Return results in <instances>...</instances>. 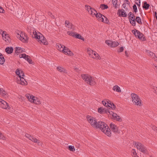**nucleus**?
<instances>
[{
  "mask_svg": "<svg viewBox=\"0 0 157 157\" xmlns=\"http://www.w3.org/2000/svg\"><path fill=\"white\" fill-rule=\"evenodd\" d=\"M97 54L98 53H97L95 51H94L93 50L92 51V54L94 55V56L95 57V56H96Z\"/></svg>",
  "mask_w": 157,
  "mask_h": 157,
  "instance_id": "680f3d73",
  "label": "nucleus"
},
{
  "mask_svg": "<svg viewBox=\"0 0 157 157\" xmlns=\"http://www.w3.org/2000/svg\"><path fill=\"white\" fill-rule=\"evenodd\" d=\"M133 154L134 155H137V153H136V151L135 149H133Z\"/></svg>",
  "mask_w": 157,
  "mask_h": 157,
  "instance_id": "338daca9",
  "label": "nucleus"
},
{
  "mask_svg": "<svg viewBox=\"0 0 157 157\" xmlns=\"http://www.w3.org/2000/svg\"><path fill=\"white\" fill-rule=\"evenodd\" d=\"M26 59L25 60H27L29 63L34 64V62L32 61V60L31 59V58L29 56V57H27Z\"/></svg>",
  "mask_w": 157,
  "mask_h": 157,
  "instance_id": "c756f323",
  "label": "nucleus"
},
{
  "mask_svg": "<svg viewBox=\"0 0 157 157\" xmlns=\"http://www.w3.org/2000/svg\"><path fill=\"white\" fill-rule=\"evenodd\" d=\"M113 6L115 7V8H117L118 5L117 4V2H112Z\"/></svg>",
  "mask_w": 157,
  "mask_h": 157,
  "instance_id": "09e8293b",
  "label": "nucleus"
},
{
  "mask_svg": "<svg viewBox=\"0 0 157 157\" xmlns=\"http://www.w3.org/2000/svg\"><path fill=\"white\" fill-rule=\"evenodd\" d=\"M22 49L20 47H16L15 48V53L18 55V53H20V51Z\"/></svg>",
  "mask_w": 157,
  "mask_h": 157,
  "instance_id": "b1692460",
  "label": "nucleus"
},
{
  "mask_svg": "<svg viewBox=\"0 0 157 157\" xmlns=\"http://www.w3.org/2000/svg\"><path fill=\"white\" fill-rule=\"evenodd\" d=\"M109 126L113 132L118 133H120L118 129V127L115 124L111 123L109 125Z\"/></svg>",
  "mask_w": 157,
  "mask_h": 157,
  "instance_id": "1a4fd4ad",
  "label": "nucleus"
},
{
  "mask_svg": "<svg viewBox=\"0 0 157 157\" xmlns=\"http://www.w3.org/2000/svg\"><path fill=\"white\" fill-rule=\"evenodd\" d=\"M129 21L130 23L133 26H135L136 25V18H129Z\"/></svg>",
  "mask_w": 157,
  "mask_h": 157,
  "instance_id": "412c9836",
  "label": "nucleus"
},
{
  "mask_svg": "<svg viewBox=\"0 0 157 157\" xmlns=\"http://www.w3.org/2000/svg\"><path fill=\"white\" fill-rule=\"evenodd\" d=\"M132 12H130L128 14V18L129 19V18H131L132 15Z\"/></svg>",
  "mask_w": 157,
  "mask_h": 157,
  "instance_id": "bf43d9fd",
  "label": "nucleus"
},
{
  "mask_svg": "<svg viewBox=\"0 0 157 157\" xmlns=\"http://www.w3.org/2000/svg\"><path fill=\"white\" fill-rule=\"evenodd\" d=\"M135 145L136 146V147L138 149H139V148H141L144 145L140 143H135Z\"/></svg>",
  "mask_w": 157,
  "mask_h": 157,
  "instance_id": "f704fd0d",
  "label": "nucleus"
},
{
  "mask_svg": "<svg viewBox=\"0 0 157 157\" xmlns=\"http://www.w3.org/2000/svg\"><path fill=\"white\" fill-rule=\"evenodd\" d=\"M0 94L2 96H4L6 95V92L3 89L0 88Z\"/></svg>",
  "mask_w": 157,
  "mask_h": 157,
  "instance_id": "c9c22d12",
  "label": "nucleus"
},
{
  "mask_svg": "<svg viewBox=\"0 0 157 157\" xmlns=\"http://www.w3.org/2000/svg\"><path fill=\"white\" fill-rule=\"evenodd\" d=\"M37 143V144L39 146H40L41 145H42V142L39 140H38Z\"/></svg>",
  "mask_w": 157,
  "mask_h": 157,
  "instance_id": "052dcab7",
  "label": "nucleus"
},
{
  "mask_svg": "<svg viewBox=\"0 0 157 157\" xmlns=\"http://www.w3.org/2000/svg\"><path fill=\"white\" fill-rule=\"evenodd\" d=\"M140 3H141L140 0H139V3L136 2H135V4L137 5V6H138V8H139V7H140Z\"/></svg>",
  "mask_w": 157,
  "mask_h": 157,
  "instance_id": "6e6d98bb",
  "label": "nucleus"
},
{
  "mask_svg": "<svg viewBox=\"0 0 157 157\" xmlns=\"http://www.w3.org/2000/svg\"><path fill=\"white\" fill-rule=\"evenodd\" d=\"M106 101H102V104L105 106L106 107L108 108H109V107H110V106L109 105V104L106 103Z\"/></svg>",
  "mask_w": 157,
  "mask_h": 157,
  "instance_id": "79ce46f5",
  "label": "nucleus"
},
{
  "mask_svg": "<svg viewBox=\"0 0 157 157\" xmlns=\"http://www.w3.org/2000/svg\"><path fill=\"white\" fill-rule=\"evenodd\" d=\"M115 108H116L115 105L113 103H112V106H110V107H109V108L108 109H115Z\"/></svg>",
  "mask_w": 157,
  "mask_h": 157,
  "instance_id": "603ef678",
  "label": "nucleus"
},
{
  "mask_svg": "<svg viewBox=\"0 0 157 157\" xmlns=\"http://www.w3.org/2000/svg\"><path fill=\"white\" fill-rule=\"evenodd\" d=\"M112 40H107L105 41V43L108 45V46L111 47V44Z\"/></svg>",
  "mask_w": 157,
  "mask_h": 157,
  "instance_id": "49530a36",
  "label": "nucleus"
},
{
  "mask_svg": "<svg viewBox=\"0 0 157 157\" xmlns=\"http://www.w3.org/2000/svg\"><path fill=\"white\" fill-rule=\"evenodd\" d=\"M124 50V48L123 47H121L119 48V50L118 51V52H122Z\"/></svg>",
  "mask_w": 157,
  "mask_h": 157,
  "instance_id": "864d4df0",
  "label": "nucleus"
},
{
  "mask_svg": "<svg viewBox=\"0 0 157 157\" xmlns=\"http://www.w3.org/2000/svg\"><path fill=\"white\" fill-rule=\"evenodd\" d=\"M73 36H74V37L76 38L80 39L82 40L83 41H84V38L80 34L76 32L75 34V35H73Z\"/></svg>",
  "mask_w": 157,
  "mask_h": 157,
  "instance_id": "dca6fc26",
  "label": "nucleus"
},
{
  "mask_svg": "<svg viewBox=\"0 0 157 157\" xmlns=\"http://www.w3.org/2000/svg\"><path fill=\"white\" fill-rule=\"evenodd\" d=\"M18 35L19 36V39L21 40L23 42H25L26 41L25 40V38L23 37H22L21 35H19V34H18Z\"/></svg>",
  "mask_w": 157,
  "mask_h": 157,
  "instance_id": "c03bdc74",
  "label": "nucleus"
},
{
  "mask_svg": "<svg viewBox=\"0 0 157 157\" xmlns=\"http://www.w3.org/2000/svg\"><path fill=\"white\" fill-rule=\"evenodd\" d=\"M146 52L147 53H148L149 56H153V59H155V55L154 53L148 50H146Z\"/></svg>",
  "mask_w": 157,
  "mask_h": 157,
  "instance_id": "cd10ccee",
  "label": "nucleus"
},
{
  "mask_svg": "<svg viewBox=\"0 0 157 157\" xmlns=\"http://www.w3.org/2000/svg\"><path fill=\"white\" fill-rule=\"evenodd\" d=\"M117 14L119 17H126L127 16V14L125 11L123 9H119Z\"/></svg>",
  "mask_w": 157,
  "mask_h": 157,
  "instance_id": "6e6552de",
  "label": "nucleus"
},
{
  "mask_svg": "<svg viewBox=\"0 0 157 157\" xmlns=\"http://www.w3.org/2000/svg\"><path fill=\"white\" fill-rule=\"evenodd\" d=\"M81 76L83 79L90 85H92L93 84L94 79L91 76L87 74H82Z\"/></svg>",
  "mask_w": 157,
  "mask_h": 157,
  "instance_id": "f03ea898",
  "label": "nucleus"
},
{
  "mask_svg": "<svg viewBox=\"0 0 157 157\" xmlns=\"http://www.w3.org/2000/svg\"><path fill=\"white\" fill-rule=\"evenodd\" d=\"M154 16L155 17L157 20V12L156 11L154 12Z\"/></svg>",
  "mask_w": 157,
  "mask_h": 157,
  "instance_id": "13d9d810",
  "label": "nucleus"
},
{
  "mask_svg": "<svg viewBox=\"0 0 157 157\" xmlns=\"http://www.w3.org/2000/svg\"><path fill=\"white\" fill-rule=\"evenodd\" d=\"M33 100L34 101H32V102H33L36 104H39L41 103L40 101L37 98H36L35 97L34 98Z\"/></svg>",
  "mask_w": 157,
  "mask_h": 157,
  "instance_id": "393cba45",
  "label": "nucleus"
},
{
  "mask_svg": "<svg viewBox=\"0 0 157 157\" xmlns=\"http://www.w3.org/2000/svg\"><path fill=\"white\" fill-rule=\"evenodd\" d=\"M133 102L135 103V104L138 105L140 106L141 105V100L140 99L139 100L136 99V101Z\"/></svg>",
  "mask_w": 157,
  "mask_h": 157,
  "instance_id": "58836bf2",
  "label": "nucleus"
},
{
  "mask_svg": "<svg viewBox=\"0 0 157 157\" xmlns=\"http://www.w3.org/2000/svg\"><path fill=\"white\" fill-rule=\"evenodd\" d=\"M150 6V5L146 1H144L143 2V9H145V10H148Z\"/></svg>",
  "mask_w": 157,
  "mask_h": 157,
  "instance_id": "f3484780",
  "label": "nucleus"
},
{
  "mask_svg": "<svg viewBox=\"0 0 157 157\" xmlns=\"http://www.w3.org/2000/svg\"><path fill=\"white\" fill-rule=\"evenodd\" d=\"M136 21L137 23L140 25H142V22L141 21V18L139 16H136Z\"/></svg>",
  "mask_w": 157,
  "mask_h": 157,
  "instance_id": "c85d7f7f",
  "label": "nucleus"
},
{
  "mask_svg": "<svg viewBox=\"0 0 157 157\" xmlns=\"http://www.w3.org/2000/svg\"><path fill=\"white\" fill-rule=\"evenodd\" d=\"M13 48L12 47H7L5 50V52L8 54L12 53L13 51Z\"/></svg>",
  "mask_w": 157,
  "mask_h": 157,
  "instance_id": "4468645a",
  "label": "nucleus"
},
{
  "mask_svg": "<svg viewBox=\"0 0 157 157\" xmlns=\"http://www.w3.org/2000/svg\"><path fill=\"white\" fill-rule=\"evenodd\" d=\"M106 128H108V126L103 121H98L95 128H99L103 132L106 129Z\"/></svg>",
  "mask_w": 157,
  "mask_h": 157,
  "instance_id": "7ed1b4c3",
  "label": "nucleus"
},
{
  "mask_svg": "<svg viewBox=\"0 0 157 157\" xmlns=\"http://www.w3.org/2000/svg\"><path fill=\"white\" fill-rule=\"evenodd\" d=\"M113 90L119 93L121 92V90L120 87L117 85H116L115 86H114L113 87Z\"/></svg>",
  "mask_w": 157,
  "mask_h": 157,
  "instance_id": "5701e85b",
  "label": "nucleus"
},
{
  "mask_svg": "<svg viewBox=\"0 0 157 157\" xmlns=\"http://www.w3.org/2000/svg\"><path fill=\"white\" fill-rule=\"evenodd\" d=\"M42 43L45 45H47L48 43V41H47L45 37L44 38L42 39Z\"/></svg>",
  "mask_w": 157,
  "mask_h": 157,
  "instance_id": "37998d69",
  "label": "nucleus"
},
{
  "mask_svg": "<svg viewBox=\"0 0 157 157\" xmlns=\"http://www.w3.org/2000/svg\"><path fill=\"white\" fill-rule=\"evenodd\" d=\"M92 10H93L94 11H95L96 13H97V11L94 9L91 6H90L89 10H88L89 13H91V14H93Z\"/></svg>",
  "mask_w": 157,
  "mask_h": 157,
  "instance_id": "a19ab883",
  "label": "nucleus"
},
{
  "mask_svg": "<svg viewBox=\"0 0 157 157\" xmlns=\"http://www.w3.org/2000/svg\"><path fill=\"white\" fill-rule=\"evenodd\" d=\"M85 7L86 8V9L88 11V10H89V8H90V6H88L87 5H86Z\"/></svg>",
  "mask_w": 157,
  "mask_h": 157,
  "instance_id": "774afa93",
  "label": "nucleus"
},
{
  "mask_svg": "<svg viewBox=\"0 0 157 157\" xmlns=\"http://www.w3.org/2000/svg\"><path fill=\"white\" fill-rule=\"evenodd\" d=\"M24 35L25 37V40L26 41L25 42H24V43H27L29 39V37L27 36V34L26 33H24Z\"/></svg>",
  "mask_w": 157,
  "mask_h": 157,
  "instance_id": "3c124183",
  "label": "nucleus"
},
{
  "mask_svg": "<svg viewBox=\"0 0 157 157\" xmlns=\"http://www.w3.org/2000/svg\"><path fill=\"white\" fill-rule=\"evenodd\" d=\"M119 44L117 42L113 41H112L111 44V47H117Z\"/></svg>",
  "mask_w": 157,
  "mask_h": 157,
  "instance_id": "bb28decb",
  "label": "nucleus"
},
{
  "mask_svg": "<svg viewBox=\"0 0 157 157\" xmlns=\"http://www.w3.org/2000/svg\"><path fill=\"white\" fill-rule=\"evenodd\" d=\"M113 113V118L114 120H116L117 121L119 122H121L122 121V119L121 117L118 115H117V114L116 113H114L113 112H111Z\"/></svg>",
  "mask_w": 157,
  "mask_h": 157,
  "instance_id": "9b49d317",
  "label": "nucleus"
},
{
  "mask_svg": "<svg viewBox=\"0 0 157 157\" xmlns=\"http://www.w3.org/2000/svg\"><path fill=\"white\" fill-rule=\"evenodd\" d=\"M132 33L136 37H137L139 39L143 41H145L146 39L144 36V34L139 30L135 29L132 31Z\"/></svg>",
  "mask_w": 157,
  "mask_h": 157,
  "instance_id": "f257e3e1",
  "label": "nucleus"
},
{
  "mask_svg": "<svg viewBox=\"0 0 157 157\" xmlns=\"http://www.w3.org/2000/svg\"><path fill=\"white\" fill-rule=\"evenodd\" d=\"M100 7L102 10L106 9L108 8V6L107 5L101 4L100 6Z\"/></svg>",
  "mask_w": 157,
  "mask_h": 157,
  "instance_id": "7c9ffc66",
  "label": "nucleus"
},
{
  "mask_svg": "<svg viewBox=\"0 0 157 157\" xmlns=\"http://www.w3.org/2000/svg\"><path fill=\"white\" fill-rule=\"evenodd\" d=\"M29 57V56L26 55L25 54L23 53L19 55V57L20 58H23L25 59H26L27 57Z\"/></svg>",
  "mask_w": 157,
  "mask_h": 157,
  "instance_id": "72a5a7b5",
  "label": "nucleus"
},
{
  "mask_svg": "<svg viewBox=\"0 0 157 157\" xmlns=\"http://www.w3.org/2000/svg\"><path fill=\"white\" fill-rule=\"evenodd\" d=\"M62 52L65 54L69 55L71 56L74 55L73 53L67 47L63 46V48L62 49Z\"/></svg>",
  "mask_w": 157,
  "mask_h": 157,
  "instance_id": "0eeeda50",
  "label": "nucleus"
},
{
  "mask_svg": "<svg viewBox=\"0 0 157 157\" xmlns=\"http://www.w3.org/2000/svg\"><path fill=\"white\" fill-rule=\"evenodd\" d=\"M98 112L101 114L106 113L108 115L111 114L110 111L109 109L103 107L98 108Z\"/></svg>",
  "mask_w": 157,
  "mask_h": 157,
  "instance_id": "423d86ee",
  "label": "nucleus"
},
{
  "mask_svg": "<svg viewBox=\"0 0 157 157\" xmlns=\"http://www.w3.org/2000/svg\"><path fill=\"white\" fill-rule=\"evenodd\" d=\"M65 25H69L70 24V22L69 21L66 20L65 21Z\"/></svg>",
  "mask_w": 157,
  "mask_h": 157,
  "instance_id": "69168bd1",
  "label": "nucleus"
},
{
  "mask_svg": "<svg viewBox=\"0 0 157 157\" xmlns=\"http://www.w3.org/2000/svg\"><path fill=\"white\" fill-rule=\"evenodd\" d=\"M6 33V32L5 31H3L2 33H1L3 37L5 38V39H6L7 40L9 41V39H10V38L9 36V35Z\"/></svg>",
  "mask_w": 157,
  "mask_h": 157,
  "instance_id": "2eb2a0df",
  "label": "nucleus"
},
{
  "mask_svg": "<svg viewBox=\"0 0 157 157\" xmlns=\"http://www.w3.org/2000/svg\"><path fill=\"white\" fill-rule=\"evenodd\" d=\"M21 71V70H20L19 69H17L16 71V74L19 77L21 76V75H20L21 73V72H20V71Z\"/></svg>",
  "mask_w": 157,
  "mask_h": 157,
  "instance_id": "e433bc0d",
  "label": "nucleus"
},
{
  "mask_svg": "<svg viewBox=\"0 0 157 157\" xmlns=\"http://www.w3.org/2000/svg\"><path fill=\"white\" fill-rule=\"evenodd\" d=\"M31 20V18L30 17H29V16H27L25 19V20L26 21V23H29Z\"/></svg>",
  "mask_w": 157,
  "mask_h": 157,
  "instance_id": "a18cd8bd",
  "label": "nucleus"
},
{
  "mask_svg": "<svg viewBox=\"0 0 157 157\" xmlns=\"http://www.w3.org/2000/svg\"><path fill=\"white\" fill-rule=\"evenodd\" d=\"M91 57L93 58H95L97 59H101V58L100 56L98 55V54H97L96 55V56H95V57L93 56V55H92Z\"/></svg>",
  "mask_w": 157,
  "mask_h": 157,
  "instance_id": "de8ad7c7",
  "label": "nucleus"
},
{
  "mask_svg": "<svg viewBox=\"0 0 157 157\" xmlns=\"http://www.w3.org/2000/svg\"><path fill=\"white\" fill-rule=\"evenodd\" d=\"M57 69L60 72H63L65 73H67V72L66 71L65 69L63 68H62L61 67H57Z\"/></svg>",
  "mask_w": 157,
  "mask_h": 157,
  "instance_id": "a878e982",
  "label": "nucleus"
},
{
  "mask_svg": "<svg viewBox=\"0 0 157 157\" xmlns=\"http://www.w3.org/2000/svg\"><path fill=\"white\" fill-rule=\"evenodd\" d=\"M26 97L29 99V101L32 102V101H33L34 98H35V97L30 95L29 94H26Z\"/></svg>",
  "mask_w": 157,
  "mask_h": 157,
  "instance_id": "a211bd4d",
  "label": "nucleus"
},
{
  "mask_svg": "<svg viewBox=\"0 0 157 157\" xmlns=\"http://www.w3.org/2000/svg\"><path fill=\"white\" fill-rule=\"evenodd\" d=\"M91 118H94V117H91V116H89V115H87L86 116V118L88 120V121L89 122L90 121H89V119Z\"/></svg>",
  "mask_w": 157,
  "mask_h": 157,
  "instance_id": "0e129e2a",
  "label": "nucleus"
},
{
  "mask_svg": "<svg viewBox=\"0 0 157 157\" xmlns=\"http://www.w3.org/2000/svg\"><path fill=\"white\" fill-rule=\"evenodd\" d=\"M76 32H74L72 31H67V33L68 35L74 37L73 35H75Z\"/></svg>",
  "mask_w": 157,
  "mask_h": 157,
  "instance_id": "ea45409f",
  "label": "nucleus"
},
{
  "mask_svg": "<svg viewBox=\"0 0 157 157\" xmlns=\"http://www.w3.org/2000/svg\"><path fill=\"white\" fill-rule=\"evenodd\" d=\"M67 148L68 150H69L70 151H75V148L74 146H73L71 145H70L68 146Z\"/></svg>",
  "mask_w": 157,
  "mask_h": 157,
  "instance_id": "2f4dec72",
  "label": "nucleus"
},
{
  "mask_svg": "<svg viewBox=\"0 0 157 157\" xmlns=\"http://www.w3.org/2000/svg\"><path fill=\"white\" fill-rule=\"evenodd\" d=\"M139 150L142 152L147 154L148 152L147 148L144 145L141 148H139Z\"/></svg>",
  "mask_w": 157,
  "mask_h": 157,
  "instance_id": "6ab92c4d",
  "label": "nucleus"
},
{
  "mask_svg": "<svg viewBox=\"0 0 157 157\" xmlns=\"http://www.w3.org/2000/svg\"><path fill=\"white\" fill-rule=\"evenodd\" d=\"M132 9L133 10V11L135 12V14L138 11L137 7L136 4H134L132 6Z\"/></svg>",
  "mask_w": 157,
  "mask_h": 157,
  "instance_id": "4c0bfd02",
  "label": "nucleus"
},
{
  "mask_svg": "<svg viewBox=\"0 0 157 157\" xmlns=\"http://www.w3.org/2000/svg\"><path fill=\"white\" fill-rule=\"evenodd\" d=\"M20 78V81H21V84L22 85H26L27 84V82L25 81V79L24 78L22 77L21 76L19 77Z\"/></svg>",
  "mask_w": 157,
  "mask_h": 157,
  "instance_id": "aec40b11",
  "label": "nucleus"
},
{
  "mask_svg": "<svg viewBox=\"0 0 157 157\" xmlns=\"http://www.w3.org/2000/svg\"><path fill=\"white\" fill-rule=\"evenodd\" d=\"M5 12V11L3 8L0 6V13H4Z\"/></svg>",
  "mask_w": 157,
  "mask_h": 157,
  "instance_id": "5fc2aeb1",
  "label": "nucleus"
},
{
  "mask_svg": "<svg viewBox=\"0 0 157 157\" xmlns=\"http://www.w3.org/2000/svg\"><path fill=\"white\" fill-rule=\"evenodd\" d=\"M131 96L132 98V101L133 102H135V101H136V100L140 99V98L139 96L133 93L132 94Z\"/></svg>",
  "mask_w": 157,
  "mask_h": 157,
  "instance_id": "ddd939ff",
  "label": "nucleus"
},
{
  "mask_svg": "<svg viewBox=\"0 0 157 157\" xmlns=\"http://www.w3.org/2000/svg\"><path fill=\"white\" fill-rule=\"evenodd\" d=\"M90 121L89 122L94 128H96L97 127V124L98 122L94 118H91L89 119Z\"/></svg>",
  "mask_w": 157,
  "mask_h": 157,
  "instance_id": "9d476101",
  "label": "nucleus"
},
{
  "mask_svg": "<svg viewBox=\"0 0 157 157\" xmlns=\"http://www.w3.org/2000/svg\"><path fill=\"white\" fill-rule=\"evenodd\" d=\"M5 62V58L3 55L0 52V64L1 65L3 64Z\"/></svg>",
  "mask_w": 157,
  "mask_h": 157,
  "instance_id": "4be33fe9",
  "label": "nucleus"
},
{
  "mask_svg": "<svg viewBox=\"0 0 157 157\" xmlns=\"http://www.w3.org/2000/svg\"><path fill=\"white\" fill-rule=\"evenodd\" d=\"M103 132L109 137H111V131L109 127L108 128H106V129L105 130V129L104 131H103Z\"/></svg>",
  "mask_w": 157,
  "mask_h": 157,
  "instance_id": "f8f14e48",
  "label": "nucleus"
},
{
  "mask_svg": "<svg viewBox=\"0 0 157 157\" xmlns=\"http://www.w3.org/2000/svg\"><path fill=\"white\" fill-rule=\"evenodd\" d=\"M33 33L34 34V36H33V37L35 39H36L38 41L39 43H42V39L44 38V36L41 34V36H40V35H38L37 34L36 32L35 31V32L34 30H33Z\"/></svg>",
  "mask_w": 157,
  "mask_h": 157,
  "instance_id": "39448f33",
  "label": "nucleus"
},
{
  "mask_svg": "<svg viewBox=\"0 0 157 157\" xmlns=\"http://www.w3.org/2000/svg\"><path fill=\"white\" fill-rule=\"evenodd\" d=\"M103 17L105 18V20L104 21V23L107 24H109V21L107 18L105 16H103Z\"/></svg>",
  "mask_w": 157,
  "mask_h": 157,
  "instance_id": "8fccbe9b",
  "label": "nucleus"
},
{
  "mask_svg": "<svg viewBox=\"0 0 157 157\" xmlns=\"http://www.w3.org/2000/svg\"><path fill=\"white\" fill-rule=\"evenodd\" d=\"M0 107L5 109H10V107L6 101L0 98Z\"/></svg>",
  "mask_w": 157,
  "mask_h": 157,
  "instance_id": "20e7f679",
  "label": "nucleus"
},
{
  "mask_svg": "<svg viewBox=\"0 0 157 157\" xmlns=\"http://www.w3.org/2000/svg\"><path fill=\"white\" fill-rule=\"evenodd\" d=\"M38 140L35 138V137H34L33 138V140H32V141L34 142V143H37Z\"/></svg>",
  "mask_w": 157,
  "mask_h": 157,
  "instance_id": "4d7b16f0",
  "label": "nucleus"
},
{
  "mask_svg": "<svg viewBox=\"0 0 157 157\" xmlns=\"http://www.w3.org/2000/svg\"><path fill=\"white\" fill-rule=\"evenodd\" d=\"M91 118H94V117H91V116H89V115H87L86 116V118L88 120V121L89 122L90 121H89V119Z\"/></svg>",
  "mask_w": 157,
  "mask_h": 157,
  "instance_id": "e2e57ef3",
  "label": "nucleus"
},
{
  "mask_svg": "<svg viewBox=\"0 0 157 157\" xmlns=\"http://www.w3.org/2000/svg\"><path fill=\"white\" fill-rule=\"evenodd\" d=\"M63 45H61L60 44H58L57 46V49H58L60 51L62 52V49L63 48Z\"/></svg>",
  "mask_w": 157,
  "mask_h": 157,
  "instance_id": "473e14b6",
  "label": "nucleus"
}]
</instances>
